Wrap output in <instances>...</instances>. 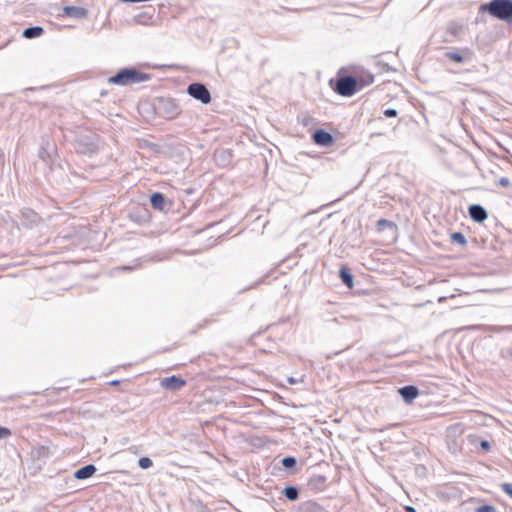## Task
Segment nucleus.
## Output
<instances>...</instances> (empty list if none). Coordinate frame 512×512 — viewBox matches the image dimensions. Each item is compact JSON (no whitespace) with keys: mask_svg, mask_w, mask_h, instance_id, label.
I'll return each mask as SVG.
<instances>
[{"mask_svg":"<svg viewBox=\"0 0 512 512\" xmlns=\"http://www.w3.org/2000/svg\"><path fill=\"white\" fill-rule=\"evenodd\" d=\"M151 79V75L143 73L136 68H123L115 75L108 79L110 84L126 86L141 82H146Z\"/></svg>","mask_w":512,"mask_h":512,"instance_id":"2","label":"nucleus"},{"mask_svg":"<svg viewBox=\"0 0 512 512\" xmlns=\"http://www.w3.org/2000/svg\"><path fill=\"white\" fill-rule=\"evenodd\" d=\"M405 511L406 512H416V509L412 506H406L405 507Z\"/></svg>","mask_w":512,"mask_h":512,"instance_id":"37","label":"nucleus"},{"mask_svg":"<svg viewBox=\"0 0 512 512\" xmlns=\"http://www.w3.org/2000/svg\"><path fill=\"white\" fill-rule=\"evenodd\" d=\"M332 89L340 96L351 97L359 91L357 87V78L353 75L338 74L335 80H330Z\"/></svg>","mask_w":512,"mask_h":512,"instance_id":"3","label":"nucleus"},{"mask_svg":"<svg viewBox=\"0 0 512 512\" xmlns=\"http://www.w3.org/2000/svg\"><path fill=\"white\" fill-rule=\"evenodd\" d=\"M65 15L74 18H83L86 16V10L82 7L65 6L63 9Z\"/></svg>","mask_w":512,"mask_h":512,"instance_id":"15","label":"nucleus"},{"mask_svg":"<svg viewBox=\"0 0 512 512\" xmlns=\"http://www.w3.org/2000/svg\"><path fill=\"white\" fill-rule=\"evenodd\" d=\"M77 151L82 154L92 155L96 153L97 146L93 143L83 144L82 142H78Z\"/></svg>","mask_w":512,"mask_h":512,"instance_id":"18","label":"nucleus"},{"mask_svg":"<svg viewBox=\"0 0 512 512\" xmlns=\"http://www.w3.org/2000/svg\"><path fill=\"white\" fill-rule=\"evenodd\" d=\"M216 159L221 165H227L230 162L231 153L223 150L216 155Z\"/></svg>","mask_w":512,"mask_h":512,"instance_id":"24","label":"nucleus"},{"mask_svg":"<svg viewBox=\"0 0 512 512\" xmlns=\"http://www.w3.org/2000/svg\"><path fill=\"white\" fill-rule=\"evenodd\" d=\"M10 434L11 431L8 428L0 426V439L8 437Z\"/></svg>","mask_w":512,"mask_h":512,"instance_id":"33","label":"nucleus"},{"mask_svg":"<svg viewBox=\"0 0 512 512\" xmlns=\"http://www.w3.org/2000/svg\"><path fill=\"white\" fill-rule=\"evenodd\" d=\"M485 330L493 333L512 332V325H488Z\"/></svg>","mask_w":512,"mask_h":512,"instance_id":"21","label":"nucleus"},{"mask_svg":"<svg viewBox=\"0 0 512 512\" xmlns=\"http://www.w3.org/2000/svg\"><path fill=\"white\" fill-rule=\"evenodd\" d=\"M397 226L394 222L387 219H380L376 222L377 232H382L385 229L396 230Z\"/></svg>","mask_w":512,"mask_h":512,"instance_id":"20","label":"nucleus"},{"mask_svg":"<svg viewBox=\"0 0 512 512\" xmlns=\"http://www.w3.org/2000/svg\"><path fill=\"white\" fill-rule=\"evenodd\" d=\"M500 356H501V358H503L505 360L512 361V344L510 346L502 349L500 352Z\"/></svg>","mask_w":512,"mask_h":512,"instance_id":"29","label":"nucleus"},{"mask_svg":"<svg viewBox=\"0 0 512 512\" xmlns=\"http://www.w3.org/2000/svg\"><path fill=\"white\" fill-rule=\"evenodd\" d=\"M300 512H329V509L315 500L302 502L299 506Z\"/></svg>","mask_w":512,"mask_h":512,"instance_id":"10","label":"nucleus"},{"mask_svg":"<svg viewBox=\"0 0 512 512\" xmlns=\"http://www.w3.org/2000/svg\"><path fill=\"white\" fill-rule=\"evenodd\" d=\"M451 241L453 243H457V244H459L461 246H466V244H467V240H466L464 234L461 233V232H454V233H452L451 234Z\"/></svg>","mask_w":512,"mask_h":512,"instance_id":"25","label":"nucleus"},{"mask_svg":"<svg viewBox=\"0 0 512 512\" xmlns=\"http://www.w3.org/2000/svg\"><path fill=\"white\" fill-rule=\"evenodd\" d=\"M119 383H120V381H119V380H113V381H111V383H110V384H111V385H113V386H115V385H118Z\"/></svg>","mask_w":512,"mask_h":512,"instance_id":"40","label":"nucleus"},{"mask_svg":"<svg viewBox=\"0 0 512 512\" xmlns=\"http://www.w3.org/2000/svg\"><path fill=\"white\" fill-rule=\"evenodd\" d=\"M155 110L158 115L166 119H174L180 113L178 103L172 98H158L155 104Z\"/></svg>","mask_w":512,"mask_h":512,"instance_id":"4","label":"nucleus"},{"mask_svg":"<svg viewBox=\"0 0 512 512\" xmlns=\"http://www.w3.org/2000/svg\"><path fill=\"white\" fill-rule=\"evenodd\" d=\"M138 465L142 469H148V468L152 467L153 462L149 457H141L138 460Z\"/></svg>","mask_w":512,"mask_h":512,"instance_id":"28","label":"nucleus"},{"mask_svg":"<svg viewBox=\"0 0 512 512\" xmlns=\"http://www.w3.org/2000/svg\"><path fill=\"white\" fill-rule=\"evenodd\" d=\"M498 185L501 187H508L510 185V180L507 177H501L498 180Z\"/></svg>","mask_w":512,"mask_h":512,"instance_id":"34","label":"nucleus"},{"mask_svg":"<svg viewBox=\"0 0 512 512\" xmlns=\"http://www.w3.org/2000/svg\"><path fill=\"white\" fill-rule=\"evenodd\" d=\"M283 494L289 501H296L299 498V489L296 486H287L283 490Z\"/></svg>","mask_w":512,"mask_h":512,"instance_id":"19","label":"nucleus"},{"mask_svg":"<svg viewBox=\"0 0 512 512\" xmlns=\"http://www.w3.org/2000/svg\"><path fill=\"white\" fill-rule=\"evenodd\" d=\"M397 110L393 108H388L384 110V115L388 118L396 117L397 116Z\"/></svg>","mask_w":512,"mask_h":512,"instance_id":"32","label":"nucleus"},{"mask_svg":"<svg viewBox=\"0 0 512 512\" xmlns=\"http://www.w3.org/2000/svg\"><path fill=\"white\" fill-rule=\"evenodd\" d=\"M97 471L94 464L85 465L74 472V478L77 480H85L92 477Z\"/></svg>","mask_w":512,"mask_h":512,"instance_id":"12","label":"nucleus"},{"mask_svg":"<svg viewBox=\"0 0 512 512\" xmlns=\"http://www.w3.org/2000/svg\"><path fill=\"white\" fill-rule=\"evenodd\" d=\"M354 77L357 78V87H359V90L374 82V75L367 70L357 72Z\"/></svg>","mask_w":512,"mask_h":512,"instance_id":"11","label":"nucleus"},{"mask_svg":"<svg viewBox=\"0 0 512 512\" xmlns=\"http://www.w3.org/2000/svg\"><path fill=\"white\" fill-rule=\"evenodd\" d=\"M281 464L286 469H292L296 466L297 460L293 456H286L281 460Z\"/></svg>","mask_w":512,"mask_h":512,"instance_id":"26","label":"nucleus"},{"mask_svg":"<svg viewBox=\"0 0 512 512\" xmlns=\"http://www.w3.org/2000/svg\"><path fill=\"white\" fill-rule=\"evenodd\" d=\"M33 455L37 459L48 458L50 456V449L47 446H40L33 451Z\"/></svg>","mask_w":512,"mask_h":512,"instance_id":"23","label":"nucleus"},{"mask_svg":"<svg viewBox=\"0 0 512 512\" xmlns=\"http://www.w3.org/2000/svg\"><path fill=\"white\" fill-rule=\"evenodd\" d=\"M480 448H481L482 450L488 451V450H490V448H491V444H490V442H489V441H487V440H482V441L480 442Z\"/></svg>","mask_w":512,"mask_h":512,"instance_id":"35","label":"nucleus"},{"mask_svg":"<svg viewBox=\"0 0 512 512\" xmlns=\"http://www.w3.org/2000/svg\"><path fill=\"white\" fill-rule=\"evenodd\" d=\"M186 385V380L183 378L172 375L169 377H165L161 380V386L170 391H179L181 388H183Z\"/></svg>","mask_w":512,"mask_h":512,"instance_id":"7","label":"nucleus"},{"mask_svg":"<svg viewBox=\"0 0 512 512\" xmlns=\"http://www.w3.org/2000/svg\"><path fill=\"white\" fill-rule=\"evenodd\" d=\"M462 52L467 54V55L471 54V52H470V50L468 48L463 49Z\"/></svg>","mask_w":512,"mask_h":512,"instance_id":"39","label":"nucleus"},{"mask_svg":"<svg viewBox=\"0 0 512 512\" xmlns=\"http://www.w3.org/2000/svg\"><path fill=\"white\" fill-rule=\"evenodd\" d=\"M150 203L154 209L163 211L166 205V197L160 192H154L150 196Z\"/></svg>","mask_w":512,"mask_h":512,"instance_id":"13","label":"nucleus"},{"mask_svg":"<svg viewBox=\"0 0 512 512\" xmlns=\"http://www.w3.org/2000/svg\"><path fill=\"white\" fill-rule=\"evenodd\" d=\"M312 140L315 144L323 147H329L334 143L332 134L324 129L315 130L312 134Z\"/></svg>","mask_w":512,"mask_h":512,"instance_id":"6","label":"nucleus"},{"mask_svg":"<svg viewBox=\"0 0 512 512\" xmlns=\"http://www.w3.org/2000/svg\"><path fill=\"white\" fill-rule=\"evenodd\" d=\"M187 93L194 99L200 101L202 104L211 102V94L208 88L202 83H191L187 87Z\"/></svg>","mask_w":512,"mask_h":512,"instance_id":"5","label":"nucleus"},{"mask_svg":"<svg viewBox=\"0 0 512 512\" xmlns=\"http://www.w3.org/2000/svg\"><path fill=\"white\" fill-rule=\"evenodd\" d=\"M468 213L470 218L477 223L484 222L488 217L487 211L480 204L470 205L468 208Z\"/></svg>","mask_w":512,"mask_h":512,"instance_id":"9","label":"nucleus"},{"mask_svg":"<svg viewBox=\"0 0 512 512\" xmlns=\"http://www.w3.org/2000/svg\"><path fill=\"white\" fill-rule=\"evenodd\" d=\"M48 145H49V142L43 141L42 145H41V147L39 149V152H38L39 158H41L44 161H46L47 158L49 157V153H48V150H47V146Z\"/></svg>","mask_w":512,"mask_h":512,"instance_id":"27","label":"nucleus"},{"mask_svg":"<svg viewBox=\"0 0 512 512\" xmlns=\"http://www.w3.org/2000/svg\"><path fill=\"white\" fill-rule=\"evenodd\" d=\"M480 11L512 24V0H491L480 6Z\"/></svg>","mask_w":512,"mask_h":512,"instance_id":"1","label":"nucleus"},{"mask_svg":"<svg viewBox=\"0 0 512 512\" xmlns=\"http://www.w3.org/2000/svg\"><path fill=\"white\" fill-rule=\"evenodd\" d=\"M10 43V39H7L5 42H3L1 45H0V50L5 48L6 46H8V44Z\"/></svg>","mask_w":512,"mask_h":512,"instance_id":"38","label":"nucleus"},{"mask_svg":"<svg viewBox=\"0 0 512 512\" xmlns=\"http://www.w3.org/2000/svg\"><path fill=\"white\" fill-rule=\"evenodd\" d=\"M502 490L512 498V484L504 483L502 484Z\"/></svg>","mask_w":512,"mask_h":512,"instance_id":"31","label":"nucleus"},{"mask_svg":"<svg viewBox=\"0 0 512 512\" xmlns=\"http://www.w3.org/2000/svg\"><path fill=\"white\" fill-rule=\"evenodd\" d=\"M475 512H497V510L494 506L486 504L476 508Z\"/></svg>","mask_w":512,"mask_h":512,"instance_id":"30","label":"nucleus"},{"mask_svg":"<svg viewBox=\"0 0 512 512\" xmlns=\"http://www.w3.org/2000/svg\"><path fill=\"white\" fill-rule=\"evenodd\" d=\"M445 57L456 63H463L465 61L464 55L457 51H447Z\"/></svg>","mask_w":512,"mask_h":512,"instance_id":"22","label":"nucleus"},{"mask_svg":"<svg viewBox=\"0 0 512 512\" xmlns=\"http://www.w3.org/2000/svg\"><path fill=\"white\" fill-rule=\"evenodd\" d=\"M43 33L44 29L41 26H31L23 30L22 36L26 39H34L41 36Z\"/></svg>","mask_w":512,"mask_h":512,"instance_id":"17","label":"nucleus"},{"mask_svg":"<svg viewBox=\"0 0 512 512\" xmlns=\"http://www.w3.org/2000/svg\"><path fill=\"white\" fill-rule=\"evenodd\" d=\"M326 481V477L324 476H319L317 479L314 480L315 484H313L315 487H318L319 484L320 485H323Z\"/></svg>","mask_w":512,"mask_h":512,"instance_id":"36","label":"nucleus"},{"mask_svg":"<svg viewBox=\"0 0 512 512\" xmlns=\"http://www.w3.org/2000/svg\"><path fill=\"white\" fill-rule=\"evenodd\" d=\"M289 382H290V383H294V379L290 378V379H289Z\"/></svg>","mask_w":512,"mask_h":512,"instance_id":"42","label":"nucleus"},{"mask_svg":"<svg viewBox=\"0 0 512 512\" xmlns=\"http://www.w3.org/2000/svg\"><path fill=\"white\" fill-rule=\"evenodd\" d=\"M398 393L401 395L405 403H412L419 395V389L415 385H406L398 389Z\"/></svg>","mask_w":512,"mask_h":512,"instance_id":"8","label":"nucleus"},{"mask_svg":"<svg viewBox=\"0 0 512 512\" xmlns=\"http://www.w3.org/2000/svg\"><path fill=\"white\" fill-rule=\"evenodd\" d=\"M339 277L343 284H345L348 288L353 287V275L349 268H347L346 266H342L339 271Z\"/></svg>","mask_w":512,"mask_h":512,"instance_id":"16","label":"nucleus"},{"mask_svg":"<svg viewBox=\"0 0 512 512\" xmlns=\"http://www.w3.org/2000/svg\"><path fill=\"white\" fill-rule=\"evenodd\" d=\"M123 270H131V267L124 266L122 267Z\"/></svg>","mask_w":512,"mask_h":512,"instance_id":"41","label":"nucleus"},{"mask_svg":"<svg viewBox=\"0 0 512 512\" xmlns=\"http://www.w3.org/2000/svg\"><path fill=\"white\" fill-rule=\"evenodd\" d=\"M461 30H462V25H460L454 21L449 22L446 27V34L448 36H450L451 38H446L445 41L452 42L453 38L457 37Z\"/></svg>","mask_w":512,"mask_h":512,"instance_id":"14","label":"nucleus"}]
</instances>
